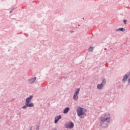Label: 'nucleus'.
I'll list each match as a JSON object with an SVG mask.
<instances>
[{
  "label": "nucleus",
  "instance_id": "f257e3e1",
  "mask_svg": "<svg viewBox=\"0 0 130 130\" xmlns=\"http://www.w3.org/2000/svg\"><path fill=\"white\" fill-rule=\"evenodd\" d=\"M100 123L102 127H107L108 123L110 122V114H105L100 119Z\"/></svg>",
  "mask_w": 130,
  "mask_h": 130
},
{
  "label": "nucleus",
  "instance_id": "f03ea898",
  "mask_svg": "<svg viewBox=\"0 0 130 130\" xmlns=\"http://www.w3.org/2000/svg\"><path fill=\"white\" fill-rule=\"evenodd\" d=\"M86 111H87V110H84V108L80 107H77L76 110L77 115L80 117V118H84L85 116H86Z\"/></svg>",
  "mask_w": 130,
  "mask_h": 130
},
{
  "label": "nucleus",
  "instance_id": "7ed1b4c3",
  "mask_svg": "<svg viewBox=\"0 0 130 130\" xmlns=\"http://www.w3.org/2000/svg\"><path fill=\"white\" fill-rule=\"evenodd\" d=\"M79 92H80V88H78L74 94V96H73L74 100H75V101L78 100V95H79Z\"/></svg>",
  "mask_w": 130,
  "mask_h": 130
},
{
  "label": "nucleus",
  "instance_id": "20e7f679",
  "mask_svg": "<svg viewBox=\"0 0 130 130\" xmlns=\"http://www.w3.org/2000/svg\"><path fill=\"white\" fill-rule=\"evenodd\" d=\"M105 83H106V81H105V80H103L101 84L98 85V86H97L98 89L101 90V89L103 88V85H105Z\"/></svg>",
  "mask_w": 130,
  "mask_h": 130
},
{
  "label": "nucleus",
  "instance_id": "39448f33",
  "mask_svg": "<svg viewBox=\"0 0 130 130\" xmlns=\"http://www.w3.org/2000/svg\"><path fill=\"white\" fill-rule=\"evenodd\" d=\"M32 98H33V96L31 95L29 97L26 98L25 100V104L26 105H28L30 102H31V100H32Z\"/></svg>",
  "mask_w": 130,
  "mask_h": 130
},
{
  "label": "nucleus",
  "instance_id": "423d86ee",
  "mask_svg": "<svg viewBox=\"0 0 130 130\" xmlns=\"http://www.w3.org/2000/svg\"><path fill=\"white\" fill-rule=\"evenodd\" d=\"M65 127L66 128H72V127H74V124L73 122H71L70 124H65Z\"/></svg>",
  "mask_w": 130,
  "mask_h": 130
},
{
  "label": "nucleus",
  "instance_id": "0eeeda50",
  "mask_svg": "<svg viewBox=\"0 0 130 130\" xmlns=\"http://www.w3.org/2000/svg\"><path fill=\"white\" fill-rule=\"evenodd\" d=\"M60 118H61V116L60 115L56 117L55 118V121H54L55 123H57V121H58V120H59Z\"/></svg>",
  "mask_w": 130,
  "mask_h": 130
},
{
  "label": "nucleus",
  "instance_id": "6e6552de",
  "mask_svg": "<svg viewBox=\"0 0 130 130\" xmlns=\"http://www.w3.org/2000/svg\"><path fill=\"white\" fill-rule=\"evenodd\" d=\"M35 81H36V77H34V78L30 79L29 81V84H33V83H34V82H35Z\"/></svg>",
  "mask_w": 130,
  "mask_h": 130
},
{
  "label": "nucleus",
  "instance_id": "1a4fd4ad",
  "mask_svg": "<svg viewBox=\"0 0 130 130\" xmlns=\"http://www.w3.org/2000/svg\"><path fill=\"white\" fill-rule=\"evenodd\" d=\"M69 110H70V108L67 107L66 108L64 109V110L63 111V113L64 114L68 113V112H69Z\"/></svg>",
  "mask_w": 130,
  "mask_h": 130
},
{
  "label": "nucleus",
  "instance_id": "9d476101",
  "mask_svg": "<svg viewBox=\"0 0 130 130\" xmlns=\"http://www.w3.org/2000/svg\"><path fill=\"white\" fill-rule=\"evenodd\" d=\"M127 78H128V76H127V75H125L123 78L122 81H126V80H127Z\"/></svg>",
  "mask_w": 130,
  "mask_h": 130
},
{
  "label": "nucleus",
  "instance_id": "9b49d317",
  "mask_svg": "<svg viewBox=\"0 0 130 130\" xmlns=\"http://www.w3.org/2000/svg\"><path fill=\"white\" fill-rule=\"evenodd\" d=\"M34 106V104L32 103L27 104V107H33Z\"/></svg>",
  "mask_w": 130,
  "mask_h": 130
},
{
  "label": "nucleus",
  "instance_id": "f8f14e48",
  "mask_svg": "<svg viewBox=\"0 0 130 130\" xmlns=\"http://www.w3.org/2000/svg\"><path fill=\"white\" fill-rule=\"evenodd\" d=\"M117 31H125V29L123 28H120L117 29Z\"/></svg>",
  "mask_w": 130,
  "mask_h": 130
},
{
  "label": "nucleus",
  "instance_id": "ddd939ff",
  "mask_svg": "<svg viewBox=\"0 0 130 130\" xmlns=\"http://www.w3.org/2000/svg\"><path fill=\"white\" fill-rule=\"evenodd\" d=\"M28 107V105L27 104H25V105L22 107L23 109H26Z\"/></svg>",
  "mask_w": 130,
  "mask_h": 130
},
{
  "label": "nucleus",
  "instance_id": "4468645a",
  "mask_svg": "<svg viewBox=\"0 0 130 130\" xmlns=\"http://www.w3.org/2000/svg\"><path fill=\"white\" fill-rule=\"evenodd\" d=\"M93 49H94V48L93 47H90L89 49H88V51H93Z\"/></svg>",
  "mask_w": 130,
  "mask_h": 130
},
{
  "label": "nucleus",
  "instance_id": "2eb2a0df",
  "mask_svg": "<svg viewBox=\"0 0 130 130\" xmlns=\"http://www.w3.org/2000/svg\"><path fill=\"white\" fill-rule=\"evenodd\" d=\"M123 23H124L125 25L126 24V20H124Z\"/></svg>",
  "mask_w": 130,
  "mask_h": 130
},
{
  "label": "nucleus",
  "instance_id": "dca6fc26",
  "mask_svg": "<svg viewBox=\"0 0 130 130\" xmlns=\"http://www.w3.org/2000/svg\"><path fill=\"white\" fill-rule=\"evenodd\" d=\"M128 83H130V78H129V79H128Z\"/></svg>",
  "mask_w": 130,
  "mask_h": 130
},
{
  "label": "nucleus",
  "instance_id": "f3484780",
  "mask_svg": "<svg viewBox=\"0 0 130 130\" xmlns=\"http://www.w3.org/2000/svg\"><path fill=\"white\" fill-rule=\"evenodd\" d=\"M30 130H32V127H31L30 129Z\"/></svg>",
  "mask_w": 130,
  "mask_h": 130
},
{
  "label": "nucleus",
  "instance_id": "a211bd4d",
  "mask_svg": "<svg viewBox=\"0 0 130 130\" xmlns=\"http://www.w3.org/2000/svg\"><path fill=\"white\" fill-rule=\"evenodd\" d=\"M10 13H12V11H10Z\"/></svg>",
  "mask_w": 130,
  "mask_h": 130
}]
</instances>
